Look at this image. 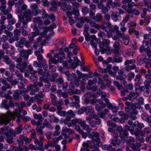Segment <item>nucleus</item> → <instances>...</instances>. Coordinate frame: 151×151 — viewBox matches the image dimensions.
Instances as JSON below:
<instances>
[{"mask_svg":"<svg viewBox=\"0 0 151 151\" xmlns=\"http://www.w3.org/2000/svg\"><path fill=\"white\" fill-rule=\"evenodd\" d=\"M0 134L4 135L6 136L10 134H12L14 135L16 134L15 131L11 129V128L4 126L0 129Z\"/></svg>","mask_w":151,"mask_h":151,"instance_id":"1a4fd4ad","label":"nucleus"},{"mask_svg":"<svg viewBox=\"0 0 151 151\" xmlns=\"http://www.w3.org/2000/svg\"><path fill=\"white\" fill-rule=\"evenodd\" d=\"M15 38H18L21 34L20 31L17 29H15L14 31Z\"/></svg>","mask_w":151,"mask_h":151,"instance_id":"774afa93","label":"nucleus"},{"mask_svg":"<svg viewBox=\"0 0 151 151\" xmlns=\"http://www.w3.org/2000/svg\"><path fill=\"white\" fill-rule=\"evenodd\" d=\"M13 113L10 111H7L5 114L0 115V124H4L7 125L10 122V117L12 115Z\"/></svg>","mask_w":151,"mask_h":151,"instance_id":"7ed1b4c3","label":"nucleus"},{"mask_svg":"<svg viewBox=\"0 0 151 151\" xmlns=\"http://www.w3.org/2000/svg\"><path fill=\"white\" fill-rule=\"evenodd\" d=\"M18 63L16 65V68L19 69L21 73H23L27 68V65L26 61L17 62Z\"/></svg>","mask_w":151,"mask_h":151,"instance_id":"9b49d317","label":"nucleus"},{"mask_svg":"<svg viewBox=\"0 0 151 151\" xmlns=\"http://www.w3.org/2000/svg\"><path fill=\"white\" fill-rule=\"evenodd\" d=\"M66 116H68V117H70V118H74L75 116V112L73 110H70L66 112Z\"/></svg>","mask_w":151,"mask_h":151,"instance_id":"de8ad7c7","label":"nucleus"},{"mask_svg":"<svg viewBox=\"0 0 151 151\" xmlns=\"http://www.w3.org/2000/svg\"><path fill=\"white\" fill-rule=\"evenodd\" d=\"M13 136L14 135L12 134H10L5 137V138L7 140L8 143L11 144L13 142Z\"/></svg>","mask_w":151,"mask_h":151,"instance_id":"ea45409f","label":"nucleus"},{"mask_svg":"<svg viewBox=\"0 0 151 151\" xmlns=\"http://www.w3.org/2000/svg\"><path fill=\"white\" fill-rule=\"evenodd\" d=\"M3 61L5 62L6 64H10L12 63L11 60H10L9 56L7 55L3 56L2 57Z\"/></svg>","mask_w":151,"mask_h":151,"instance_id":"a19ab883","label":"nucleus"},{"mask_svg":"<svg viewBox=\"0 0 151 151\" xmlns=\"http://www.w3.org/2000/svg\"><path fill=\"white\" fill-rule=\"evenodd\" d=\"M114 61L116 63H120L123 61V59L122 57H119L116 55H114L113 58Z\"/></svg>","mask_w":151,"mask_h":151,"instance_id":"a18cd8bd","label":"nucleus"},{"mask_svg":"<svg viewBox=\"0 0 151 151\" xmlns=\"http://www.w3.org/2000/svg\"><path fill=\"white\" fill-rule=\"evenodd\" d=\"M27 80L25 79L21 80L19 84L18 85V88L21 89L24 88L26 84L27 83Z\"/></svg>","mask_w":151,"mask_h":151,"instance_id":"e433bc0d","label":"nucleus"},{"mask_svg":"<svg viewBox=\"0 0 151 151\" xmlns=\"http://www.w3.org/2000/svg\"><path fill=\"white\" fill-rule=\"evenodd\" d=\"M134 139L132 137H129V139L126 141V143L128 145H131L134 144Z\"/></svg>","mask_w":151,"mask_h":151,"instance_id":"6e6d98bb","label":"nucleus"},{"mask_svg":"<svg viewBox=\"0 0 151 151\" xmlns=\"http://www.w3.org/2000/svg\"><path fill=\"white\" fill-rule=\"evenodd\" d=\"M21 91L16 90L14 91V94L13 95V98L16 100H18L19 99L20 94H21Z\"/></svg>","mask_w":151,"mask_h":151,"instance_id":"72a5a7b5","label":"nucleus"},{"mask_svg":"<svg viewBox=\"0 0 151 151\" xmlns=\"http://www.w3.org/2000/svg\"><path fill=\"white\" fill-rule=\"evenodd\" d=\"M136 25L135 23H129L127 24V27L129 28V32L132 33L134 31V27Z\"/></svg>","mask_w":151,"mask_h":151,"instance_id":"4c0bfd02","label":"nucleus"},{"mask_svg":"<svg viewBox=\"0 0 151 151\" xmlns=\"http://www.w3.org/2000/svg\"><path fill=\"white\" fill-rule=\"evenodd\" d=\"M67 75V78L68 81H71L73 79L76 78V74L75 73H72L70 74L68 72L66 73Z\"/></svg>","mask_w":151,"mask_h":151,"instance_id":"f704fd0d","label":"nucleus"},{"mask_svg":"<svg viewBox=\"0 0 151 151\" xmlns=\"http://www.w3.org/2000/svg\"><path fill=\"white\" fill-rule=\"evenodd\" d=\"M37 59L39 63H46V61L44 59L42 55H38L37 57Z\"/></svg>","mask_w":151,"mask_h":151,"instance_id":"49530a36","label":"nucleus"},{"mask_svg":"<svg viewBox=\"0 0 151 151\" xmlns=\"http://www.w3.org/2000/svg\"><path fill=\"white\" fill-rule=\"evenodd\" d=\"M126 127V128L132 134H134L135 135L136 139L139 140V139L141 138L139 136V135L138 134V133L137 132H134V130L133 129H131L130 127H128L127 126Z\"/></svg>","mask_w":151,"mask_h":151,"instance_id":"a878e982","label":"nucleus"},{"mask_svg":"<svg viewBox=\"0 0 151 151\" xmlns=\"http://www.w3.org/2000/svg\"><path fill=\"white\" fill-rule=\"evenodd\" d=\"M18 110L17 109H15L14 111L11 112V113H13L12 115V116H9L10 117V122L12 119H14V120L16 121V122L17 123H19L20 122V119L19 118L20 117L22 118V116L19 113H18Z\"/></svg>","mask_w":151,"mask_h":151,"instance_id":"ddd939ff","label":"nucleus"},{"mask_svg":"<svg viewBox=\"0 0 151 151\" xmlns=\"http://www.w3.org/2000/svg\"><path fill=\"white\" fill-rule=\"evenodd\" d=\"M126 77V76L116 77V80H119L122 83L123 85H124L126 82L125 80Z\"/></svg>","mask_w":151,"mask_h":151,"instance_id":"3c124183","label":"nucleus"},{"mask_svg":"<svg viewBox=\"0 0 151 151\" xmlns=\"http://www.w3.org/2000/svg\"><path fill=\"white\" fill-rule=\"evenodd\" d=\"M32 108L33 110H36L37 112H39L42 110V108L41 106L37 107L35 104H34L32 106Z\"/></svg>","mask_w":151,"mask_h":151,"instance_id":"052dcab7","label":"nucleus"},{"mask_svg":"<svg viewBox=\"0 0 151 151\" xmlns=\"http://www.w3.org/2000/svg\"><path fill=\"white\" fill-rule=\"evenodd\" d=\"M135 60L134 59H130V60H127L124 63V65H128L130 64H133L135 63Z\"/></svg>","mask_w":151,"mask_h":151,"instance_id":"0e129e2a","label":"nucleus"},{"mask_svg":"<svg viewBox=\"0 0 151 151\" xmlns=\"http://www.w3.org/2000/svg\"><path fill=\"white\" fill-rule=\"evenodd\" d=\"M9 65V70L10 72L12 73L16 71L15 70V65L14 63H11L10 64H8Z\"/></svg>","mask_w":151,"mask_h":151,"instance_id":"338daca9","label":"nucleus"},{"mask_svg":"<svg viewBox=\"0 0 151 151\" xmlns=\"http://www.w3.org/2000/svg\"><path fill=\"white\" fill-rule=\"evenodd\" d=\"M73 14L74 15H78L79 14V12L78 10H76L74 11H73L72 12L69 11L67 12V15L69 18V22L71 25H73L76 22L74 21L71 17Z\"/></svg>","mask_w":151,"mask_h":151,"instance_id":"f8f14e48","label":"nucleus"},{"mask_svg":"<svg viewBox=\"0 0 151 151\" xmlns=\"http://www.w3.org/2000/svg\"><path fill=\"white\" fill-rule=\"evenodd\" d=\"M30 8L33 10L31 11L30 9L25 11L23 14V16L20 14L18 15V17L21 22L23 24V26L21 27L20 29L23 28H27V24L32 19V16H36L38 13L39 9H38V6L36 4H32L30 6Z\"/></svg>","mask_w":151,"mask_h":151,"instance_id":"f257e3e1","label":"nucleus"},{"mask_svg":"<svg viewBox=\"0 0 151 151\" xmlns=\"http://www.w3.org/2000/svg\"><path fill=\"white\" fill-rule=\"evenodd\" d=\"M34 117L35 119H38L37 121L40 122L42 123V122L44 119L42 116L41 114H34Z\"/></svg>","mask_w":151,"mask_h":151,"instance_id":"473e14b6","label":"nucleus"},{"mask_svg":"<svg viewBox=\"0 0 151 151\" xmlns=\"http://www.w3.org/2000/svg\"><path fill=\"white\" fill-rule=\"evenodd\" d=\"M31 50H24L23 49L20 51V57L16 59L17 62L27 61L29 55L30 54Z\"/></svg>","mask_w":151,"mask_h":151,"instance_id":"39448f33","label":"nucleus"},{"mask_svg":"<svg viewBox=\"0 0 151 151\" xmlns=\"http://www.w3.org/2000/svg\"><path fill=\"white\" fill-rule=\"evenodd\" d=\"M4 73H5V76L4 78L5 79L6 78H8L10 77V73L9 71L6 70L4 68H0V73L1 74H3Z\"/></svg>","mask_w":151,"mask_h":151,"instance_id":"c9c22d12","label":"nucleus"},{"mask_svg":"<svg viewBox=\"0 0 151 151\" xmlns=\"http://www.w3.org/2000/svg\"><path fill=\"white\" fill-rule=\"evenodd\" d=\"M91 135L93 137H94L96 138V142L97 143H99L100 142V139L99 137V134L98 133H95L94 132H93L91 133Z\"/></svg>","mask_w":151,"mask_h":151,"instance_id":"5fc2aeb1","label":"nucleus"},{"mask_svg":"<svg viewBox=\"0 0 151 151\" xmlns=\"http://www.w3.org/2000/svg\"><path fill=\"white\" fill-rule=\"evenodd\" d=\"M52 104L53 105L57 106L58 109H63V107L61 105L63 104V102L62 100H60L58 101L56 100L54 101H53Z\"/></svg>","mask_w":151,"mask_h":151,"instance_id":"f3484780","label":"nucleus"},{"mask_svg":"<svg viewBox=\"0 0 151 151\" xmlns=\"http://www.w3.org/2000/svg\"><path fill=\"white\" fill-rule=\"evenodd\" d=\"M6 26L4 24H2L0 26V35H1L2 34L3 30H4V33L7 36V37H6L5 35H3L2 38H8V37L11 38L13 34L12 33L6 30Z\"/></svg>","mask_w":151,"mask_h":151,"instance_id":"9d476101","label":"nucleus"},{"mask_svg":"<svg viewBox=\"0 0 151 151\" xmlns=\"http://www.w3.org/2000/svg\"><path fill=\"white\" fill-rule=\"evenodd\" d=\"M23 3L24 1L23 0H19L18 2L15 4V6L17 8V11L18 12H21V10L20 9V7L21 5L23 4Z\"/></svg>","mask_w":151,"mask_h":151,"instance_id":"58836bf2","label":"nucleus"},{"mask_svg":"<svg viewBox=\"0 0 151 151\" xmlns=\"http://www.w3.org/2000/svg\"><path fill=\"white\" fill-rule=\"evenodd\" d=\"M48 62L49 65L52 63L55 64H56L58 63V61L57 60L55 59L54 58L51 57L50 58L48 61Z\"/></svg>","mask_w":151,"mask_h":151,"instance_id":"bf43d9fd","label":"nucleus"},{"mask_svg":"<svg viewBox=\"0 0 151 151\" xmlns=\"http://www.w3.org/2000/svg\"><path fill=\"white\" fill-rule=\"evenodd\" d=\"M127 126L129 127L128 125H126L124 127L125 130L122 133H120L119 135V136L121 138H124L125 137L127 136L128 135V132L127 130L129 131L127 129L126 126Z\"/></svg>","mask_w":151,"mask_h":151,"instance_id":"c756f323","label":"nucleus"},{"mask_svg":"<svg viewBox=\"0 0 151 151\" xmlns=\"http://www.w3.org/2000/svg\"><path fill=\"white\" fill-rule=\"evenodd\" d=\"M31 90V91L29 93L31 95H33L35 94L36 92L39 91V88L37 86V85L36 83H34V84H30L29 86H27V89H24L22 90V92L26 93Z\"/></svg>","mask_w":151,"mask_h":151,"instance_id":"6e6552de","label":"nucleus"},{"mask_svg":"<svg viewBox=\"0 0 151 151\" xmlns=\"http://www.w3.org/2000/svg\"><path fill=\"white\" fill-rule=\"evenodd\" d=\"M138 112L137 110H132L129 114V116L133 120H135L137 119L136 116Z\"/></svg>","mask_w":151,"mask_h":151,"instance_id":"412c9836","label":"nucleus"},{"mask_svg":"<svg viewBox=\"0 0 151 151\" xmlns=\"http://www.w3.org/2000/svg\"><path fill=\"white\" fill-rule=\"evenodd\" d=\"M12 86L10 84L7 82L6 83L4 84L3 86H2L1 89L2 90L4 91H6L7 89L11 88Z\"/></svg>","mask_w":151,"mask_h":151,"instance_id":"603ef678","label":"nucleus"},{"mask_svg":"<svg viewBox=\"0 0 151 151\" xmlns=\"http://www.w3.org/2000/svg\"><path fill=\"white\" fill-rule=\"evenodd\" d=\"M101 123V120L98 119L96 121L92 120L89 123L90 126L91 128H95L96 126V124L99 125Z\"/></svg>","mask_w":151,"mask_h":151,"instance_id":"aec40b11","label":"nucleus"},{"mask_svg":"<svg viewBox=\"0 0 151 151\" xmlns=\"http://www.w3.org/2000/svg\"><path fill=\"white\" fill-rule=\"evenodd\" d=\"M62 2L59 1L58 2L53 1L51 3L52 7L51 10L53 11H56L57 10V8L58 6H62Z\"/></svg>","mask_w":151,"mask_h":151,"instance_id":"dca6fc26","label":"nucleus"},{"mask_svg":"<svg viewBox=\"0 0 151 151\" xmlns=\"http://www.w3.org/2000/svg\"><path fill=\"white\" fill-rule=\"evenodd\" d=\"M81 63V62L79 60H78L77 57H75L74 58V62L72 63L71 66L72 67L75 68L78 65H79Z\"/></svg>","mask_w":151,"mask_h":151,"instance_id":"bb28decb","label":"nucleus"},{"mask_svg":"<svg viewBox=\"0 0 151 151\" xmlns=\"http://www.w3.org/2000/svg\"><path fill=\"white\" fill-rule=\"evenodd\" d=\"M121 143L120 140L118 137V135L115 134L114 137L111 140V144L114 146H115L116 145H120Z\"/></svg>","mask_w":151,"mask_h":151,"instance_id":"2eb2a0df","label":"nucleus"},{"mask_svg":"<svg viewBox=\"0 0 151 151\" xmlns=\"http://www.w3.org/2000/svg\"><path fill=\"white\" fill-rule=\"evenodd\" d=\"M102 40V41L101 42L100 41L101 43L99 45V46L101 48H104V47L108 45L109 44L110 41L106 39L101 38Z\"/></svg>","mask_w":151,"mask_h":151,"instance_id":"5701e85b","label":"nucleus"},{"mask_svg":"<svg viewBox=\"0 0 151 151\" xmlns=\"http://www.w3.org/2000/svg\"><path fill=\"white\" fill-rule=\"evenodd\" d=\"M90 24L91 27H94L96 29H99L100 25L96 24L94 22L92 21L90 22Z\"/></svg>","mask_w":151,"mask_h":151,"instance_id":"864d4df0","label":"nucleus"},{"mask_svg":"<svg viewBox=\"0 0 151 151\" xmlns=\"http://www.w3.org/2000/svg\"><path fill=\"white\" fill-rule=\"evenodd\" d=\"M71 8V6L70 5H66L65 2H62L61 9L64 11L70 10Z\"/></svg>","mask_w":151,"mask_h":151,"instance_id":"393cba45","label":"nucleus"},{"mask_svg":"<svg viewBox=\"0 0 151 151\" xmlns=\"http://www.w3.org/2000/svg\"><path fill=\"white\" fill-rule=\"evenodd\" d=\"M70 105L71 107H75L77 109H79L80 107L79 102H72L70 103Z\"/></svg>","mask_w":151,"mask_h":151,"instance_id":"09e8293b","label":"nucleus"},{"mask_svg":"<svg viewBox=\"0 0 151 151\" xmlns=\"http://www.w3.org/2000/svg\"><path fill=\"white\" fill-rule=\"evenodd\" d=\"M39 34L38 31H35L34 32H32L31 34L28 35V38H34L37 35Z\"/></svg>","mask_w":151,"mask_h":151,"instance_id":"69168bd1","label":"nucleus"},{"mask_svg":"<svg viewBox=\"0 0 151 151\" xmlns=\"http://www.w3.org/2000/svg\"><path fill=\"white\" fill-rule=\"evenodd\" d=\"M119 27L118 26L116 25L113 26V28L111 29L110 31L112 32L115 31L117 35V37L116 38H124V32L121 33V32L119 30ZM110 34V32H108L107 33V36L109 38L110 37L111 38H116L114 36L113 37V35ZM128 37H129L127 36L125 38H128Z\"/></svg>","mask_w":151,"mask_h":151,"instance_id":"423d86ee","label":"nucleus"},{"mask_svg":"<svg viewBox=\"0 0 151 151\" xmlns=\"http://www.w3.org/2000/svg\"><path fill=\"white\" fill-rule=\"evenodd\" d=\"M44 122L45 124L43 126H45V127H46L47 128L50 130L53 129V128L52 125L47 121L46 119H45V120Z\"/></svg>","mask_w":151,"mask_h":151,"instance_id":"8fccbe9b","label":"nucleus"},{"mask_svg":"<svg viewBox=\"0 0 151 151\" xmlns=\"http://www.w3.org/2000/svg\"><path fill=\"white\" fill-rule=\"evenodd\" d=\"M103 17L100 14H96L94 20L96 22H100L102 20Z\"/></svg>","mask_w":151,"mask_h":151,"instance_id":"680f3d73","label":"nucleus"},{"mask_svg":"<svg viewBox=\"0 0 151 151\" xmlns=\"http://www.w3.org/2000/svg\"><path fill=\"white\" fill-rule=\"evenodd\" d=\"M57 27L56 24L55 23H53L50 25L49 27H45L43 29V32L40 34V35L42 37H45L46 36V33L49 30L50 31V35L49 36V38L50 37H54V32L53 31V29Z\"/></svg>","mask_w":151,"mask_h":151,"instance_id":"20e7f679","label":"nucleus"},{"mask_svg":"<svg viewBox=\"0 0 151 151\" xmlns=\"http://www.w3.org/2000/svg\"><path fill=\"white\" fill-rule=\"evenodd\" d=\"M45 127V126L38 125L35 128V130L41 136L43 135V132L42 129Z\"/></svg>","mask_w":151,"mask_h":151,"instance_id":"cd10ccee","label":"nucleus"},{"mask_svg":"<svg viewBox=\"0 0 151 151\" xmlns=\"http://www.w3.org/2000/svg\"><path fill=\"white\" fill-rule=\"evenodd\" d=\"M8 101L7 100H3L2 101L1 104L0 105V107L2 108H5L6 109L9 111V106L7 104Z\"/></svg>","mask_w":151,"mask_h":151,"instance_id":"7c9ffc66","label":"nucleus"},{"mask_svg":"<svg viewBox=\"0 0 151 151\" xmlns=\"http://www.w3.org/2000/svg\"><path fill=\"white\" fill-rule=\"evenodd\" d=\"M15 74L17 78V79L15 78L13 80L12 77L11 75L8 78H6V79L7 81L11 83L12 85H16L19 82V80H21L23 78L22 75L20 73L18 70H16L15 72Z\"/></svg>","mask_w":151,"mask_h":151,"instance_id":"0eeeda50","label":"nucleus"},{"mask_svg":"<svg viewBox=\"0 0 151 151\" xmlns=\"http://www.w3.org/2000/svg\"><path fill=\"white\" fill-rule=\"evenodd\" d=\"M87 42L90 41V43L91 45L94 48L97 47V43H100V40L99 38H86Z\"/></svg>","mask_w":151,"mask_h":151,"instance_id":"4468645a","label":"nucleus"},{"mask_svg":"<svg viewBox=\"0 0 151 151\" xmlns=\"http://www.w3.org/2000/svg\"><path fill=\"white\" fill-rule=\"evenodd\" d=\"M102 148L103 150L106 151H116V149L112 147L111 145H104L102 146Z\"/></svg>","mask_w":151,"mask_h":151,"instance_id":"4be33fe9","label":"nucleus"},{"mask_svg":"<svg viewBox=\"0 0 151 151\" xmlns=\"http://www.w3.org/2000/svg\"><path fill=\"white\" fill-rule=\"evenodd\" d=\"M119 68L118 66H114L112 68L113 70L115 72H113L112 71H110L109 73L111 74L112 76H115L116 75V71L118 70Z\"/></svg>","mask_w":151,"mask_h":151,"instance_id":"13d9d810","label":"nucleus"},{"mask_svg":"<svg viewBox=\"0 0 151 151\" xmlns=\"http://www.w3.org/2000/svg\"><path fill=\"white\" fill-rule=\"evenodd\" d=\"M50 121V122H53L55 123H58L59 121L58 118L55 117L53 115H50L49 116Z\"/></svg>","mask_w":151,"mask_h":151,"instance_id":"37998d69","label":"nucleus"},{"mask_svg":"<svg viewBox=\"0 0 151 151\" xmlns=\"http://www.w3.org/2000/svg\"><path fill=\"white\" fill-rule=\"evenodd\" d=\"M145 76L146 80L144 82V85L147 86L149 87L150 85L151 84V76L149 74H146L145 75Z\"/></svg>","mask_w":151,"mask_h":151,"instance_id":"6ab92c4d","label":"nucleus"},{"mask_svg":"<svg viewBox=\"0 0 151 151\" xmlns=\"http://www.w3.org/2000/svg\"><path fill=\"white\" fill-rule=\"evenodd\" d=\"M38 13L41 14V15H42V17H35L33 18V21L35 23L38 24L39 27H41L43 24L42 18H46L47 17L48 14L44 9H41L40 10H39Z\"/></svg>","mask_w":151,"mask_h":151,"instance_id":"f03ea898","label":"nucleus"},{"mask_svg":"<svg viewBox=\"0 0 151 151\" xmlns=\"http://www.w3.org/2000/svg\"><path fill=\"white\" fill-rule=\"evenodd\" d=\"M139 96V94L137 92H132L127 96L125 98L130 100H132Z\"/></svg>","mask_w":151,"mask_h":151,"instance_id":"a211bd4d","label":"nucleus"},{"mask_svg":"<svg viewBox=\"0 0 151 151\" xmlns=\"http://www.w3.org/2000/svg\"><path fill=\"white\" fill-rule=\"evenodd\" d=\"M137 127L141 129L144 127V124L142 123H139L138 121H136L133 123V125L132 126V129H134V127Z\"/></svg>","mask_w":151,"mask_h":151,"instance_id":"c85d7f7f","label":"nucleus"},{"mask_svg":"<svg viewBox=\"0 0 151 151\" xmlns=\"http://www.w3.org/2000/svg\"><path fill=\"white\" fill-rule=\"evenodd\" d=\"M141 145L139 142H137L135 144H133L131 145V147L132 149L134 151H140V149L139 148L141 147Z\"/></svg>","mask_w":151,"mask_h":151,"instance_id":"b1692460","label":"nucleus"},{"mask_svg":"<svg viewBox=\"0 0 151 151\" xmlns=\"http://www.w3.org/2000/svg\"><path fill=\"white\" fill-rule=\"evenodd\" d=\"M34 143L35 144H36L35 145H38L37 146L39 147V149L40 147H42L43 145V144L42 142L40 141L39 140H38L37 138L35 139V140L34 141Z\"/></svg>","mask_w":151,"mask_h":151,"instance_id":"4d7b16f0","label":"nucleus"},{"mask_svg":"<svg viewBox=\"0 0 151 151\" xmlns=\"http://www.w3.org/2000/svg\"><path fill=\"white\" fill-rule=\"evenodd\" d=\"M1 4V6L0 7V9L3 11L6 8V2L5 0H3L0 1Z\"/></svg>","mask_w":151,"mask_h":151,"instance_id":"e2e57ef3","label":"nucleus"},{"mask_svg":"<svg viewBox=\"0 0 151 151\" xmlns=\"http://www.w3.org/2000/svg\"><path fill=\"white\" fill-rule=\"evenodd\" d=\"M108 109H106L104 111H99L97 115L99 117L101 118H104L105 117V115L108 113Z\"/></svg>","mask_w":151,"mask_h":151,"instance_id":"2f4dec72","label":"nucleus"},{"mask_svg":"<svg viewBox=\"0 0 151 151\" xmlns=\"http://www.w3.org/2000/svg\"><path fill=\"white\" fill-rule=\"evenodd\" d=\"M19 139L21 141L23 140L27 142H29L30 140L27 136H25L24 134H20L19 136Z\"/></svg>","mask_w":151,"mask_h":151,"instance_id":"79ce46f5","label":"nucleus"},{"mask_svg":"<svg viewBox=\"0 0 151 151\" xmlns=\"http://www.w3.org/2000/svg\"><path fill=\"white\" fill-rule=\"evenodd\" d=\"M136 66L134 64H133L131 65L126 66L125 67V70L127 72H129L132 70L136 69Z\"/></svg>","mask_w":151,"mask_h":151,"instance_id":"c03bdc74","label":"nucleus"}]
</instances>
